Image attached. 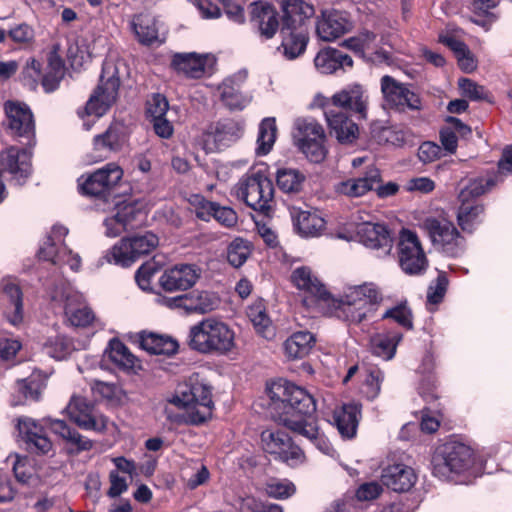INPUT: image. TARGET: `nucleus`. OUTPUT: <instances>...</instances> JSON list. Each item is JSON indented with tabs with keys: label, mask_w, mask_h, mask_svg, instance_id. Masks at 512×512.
Instances as JSON below:
<instances>
[{
	"label": "nucleus",
	"mask_w": 512,
	"mask_h": 512,
	"mask_svg": "<svg viewBox=\"0 0 512 512\" xmlns=\"http://www.w3.org/2000/svg\"><path fill=\"white\" fill-rule=\"evenodd\" d=\"M266 393L275 421L307 438L322 453L334 457V448L313 421L316 403L312 395L295 384L281 381L268 385Z\"/></svg>",
	"instance_id": "obj_1"
},
{
	"label": "nucleus",
	"mask_w": 512,
	"mask_h": 512,
	"mask_svg": "<svg viewBox=\"0 0 512 512\" xmlns=\"http://www.w3.org/2000/svg\"><path fill=\"white\" fill-rule=\"evenodd\" d=\"M188 345L202 354L228 355L236 348L235 332L226 322L207 317L190 327Z\"/></svg>",
	"instance_id": "obj_2"
},
{
	"label": "nucleus",
	"mask_w": 512,
	"mask_h": 512,
	"mask_svg": "<svg viewBox=\"0 0 512 512\" xmlns=\"http://www.w3.org/2000/svg\"><path fill=\"white\" fill-rule=\"evenodd\" d=\"M382 301V294L373 283L348 287L340 299L334 301L335 315L346 322L359 324L369 318Z\"/></svg>",
	"instance_id": "obj_3"
},
{
	"label": "nucleus",
	"mask_w": 512,
	"mask_h": 512,
	"mask_svg": "<svg viewBox=\"0 0 512 512\" xmlns=\"http://www.w3.org/2000/svg\"><path fill=\"white\" fill-rule=\"evenodd\" d=\"M186 392L193 405L188 412H174L171 408L165 407L166 419L175 425L198 426L211 418L214 402L212 400V387L199 375H192L187 382Z\"/></svg>",
	"instance_id": "obj_4"
},
{
	"label": "nucleus",
	"mask_w": 512,
	"mask_h": 512,
	"mask_svg": "<svg viewBox=\"0 0 512 512\" xmlns=\"http://www.w3.org/2000/svg\"><path fill=\"white\" fill-rule=\"evenodd\" d=\"M433 474L442 480H453L457 475H474V453L458 442L438 446L432 457Z\"/></svg>",
	"instance_id": "obj_5"
},
{
	"label": "nucleus",
	"mask_w": 512,
	"mask_h": 512,
	"mask_svg": "<svg viewBox=\"0 0 512 512\" xmlns=\"http://www.w3.org/2000/svg\"><path fill=\"white\" fill-rule=\"evenodd\" d=\"M238 199L256 211L271 208L274 187L270 178L262 170H250L244 174L234 187Z\"/></svg>",
	"instance_id": "obj_6"
},
{
	"label": "nucleus",
	"mask_w": 512,
	"mask_h": 512,
	"mask_svg": "<svg viewBox=\"0 0 512 512\" xmlns=\"http://www.w3.org/2000/svg\"><path fill=\"white\" fill-rule=\"evenodd\" d=\"M422 227L432 244L446 255L456 257L464 252L465 238L443 212L427 216Z\"/></svg>",
	"instance_id": "obj_7"
},
{
	"label": "nucleus",
	"mask_w": 512,
	"mask_h": 512,
	"mask_svg": "<svg viewBox=\"0 0 512 512\" xmlns=\"http://www.w3.org/2000/svg\"><path fill=\"white\" fill-rule=\"evenodd\" d=\"M49 296L52 302L63 305L65 319L71 326L84 328L99 322L85 304L83 295L70 284L61 282L49 292Z\"/></svg>",
	"instance_id": "obj_8"
},
{
	"label": "nucleus",
	"mask_w": 512,
	"mask_h": 512,
	"mask_svg": "<svg viewBox=\"0 0 512 512\" xmlns=\"http://www.w3.org/2000/svg\"><path fill=\"white\" fill-rule=\"evenodd\" d=\"M159 245V238L153 232L136 234L117 242L103 259L110 264L129 267L140 257L150 254Z\"/></svg>",
	"instance_id": "obj_9"
},
{
	"label": "nucleus",
	"mask_w": 512,
	"mask_h": 512,
	"mask_svg": "<svg viewBox=\"0 0 512 512\" xmlns=\"http://www.w3.org/2000/svg\"><path fill=\"white\" fill-rule=\"evenodd\" d=\"M494 187L492 179L478 178L472 180L459 194L461 205L457 213V221L462 231L472 233L481 223L484 208L482 205L470 201L483 195Z\"/></svg>",
	"instance_id": "obj_10"
},
{
	"label": "nucleus",
	"mask_w": 512,
	"mask_h": 512,
	"mask_svg": "<svg viewBox=\"0 0 512 512\" xmlns=\"http://www.w3.org/2000/svg\"><path fill=\"white\" fill-rule=\"evenodd\" d=\"M120 79L113 64H105L100 76V82L85 106L84 114L96 119L103 116L115 102Z\"/></svg>",
	"instance_id": "obj_11"
},
{
	"label": "nucleus",
	"mask_w": 512,
	"mask_h": 512,
	"mask_svg": "<svg viewBox=\"0 0 512 512\" xmlns=\"http://www.w3.org/2000/svg\"><path fill=\"white\" fill-rule=\"evenodd\" d=\"M398 260L402 271L410 276L423 275L428 266V258L416 232L402 229L398 241Z\"/></svg>",
	"instance_id": "obj_12"
},
{
	"label": "nucleus",
	"mask_w": 512,
	"mask_h": 512,
	"mask_svg": "<svg viewBox=\"0 0 512 512\" xmlns=\"http://www.w3.org/2000/svg\"><path fill=\"white\" fill-rule=\"evenodd\" d=\"M67 234L68 229L65 226L54 225L38 255L40 259L50 261L54 265H68L71 270L77 272L81 267V257L65 245L64 238Z\"/></svg>",
	"instance_id": "obj_13"
},
{
	"label": "nucleus",
	"mask_w": 512,
	"mask_h": 512,
	"mask_svg": "<svg viewBox=\"0 0 512 512\" xmlns=\"http://www.w3.org/2000/svg\"><path fill=\"white\" fill-rule=\"evenodd\" d=\"M244 125L235 119H222L212 123L201 136L202 148L211 153L230 146L241 138Z\"/></svg>",
	"instance_id": "obj_14"
},
{
	"label": "nucleus",
	"mask_w": 512,
	"mask_h": 512,
	"mask_svg": "<svg viewBox=\"0 0 512 512\" xmlns=\"http://www.w3.org/2000/svg\"><path fill=\"white\" fill-rule=\"evenodd\" d=\"M123 176V170L115 163H108L87 177L78 179L83 194L107 201L112 189Z\"/></svg>",
	"instance_id": "obj_15"
},
{
	"label": "nucleus",
	"mask_w": 512,
	"mask_h": 512,
	"mask_svg": "<svg viewBox=\"0 0 512 512\" xmlns=\"http://www.w3.org/2000/svg\"><path fill=\"white\" fill-rule=\"evenodd\" d=\"M355 238L377 257H385L393 248V237L385 224L363 222L356 225Z\"/></svg>",
	"instance_id": "obj_16"
},
{
	"label": "nucleus",
	"mask_w": 512,
	"mask_h": 512,
	"mask_svg": "<svg viewBox=\"0 0 512 512\" xmlns=\"http://www.w3.org/2000/svg\"><path fill=\"white\" fill-rule=\"evenodd\" d=\"M380 87L384 102L390 108L398 111L420 109V97L408 85L397 81L389 75H384L380 80Z\"/></svg>",
	"instance_id": "obj_17"
},
{
	"label": "nucleus",
	"mask_w": 512,
	"mask_h": 512,
	"mask_svg": "<svg viewBox=\"0 0 512 512\" xmlns=\"http://www.w3.org/2000/svg\"><path fill=\"white\" fill-rule=\"evenodd\" d=\"M65 411L69 419L81 429L101 432L107 427L108 419L98 413L94 406L82 396L73 395Z\"/></svg>",
	"instance_id": "obj_18"
},
{
	"label": "nucleus",
	"mask_w": 512,
	"mask_h": 512,
	"mask_svg": "<svg viewBox=\"0 0 512 512\" xmlns=\"http://www.w3.org/2000/svg\"><path fill=\"white\" fill-rule=\"evenodd\" d=\"M4 110L10 134L30 141L35 135V122L29 106L18 101H7Z\"/></svg>",
	"instance_id": "obj_19"
},
{
	"label": "nucleus",
	"mask_w": 512,
	"mask_h": 512,
	"mask_svg": "<svg viewBox=\"0 0 512 512\" xmlns=\"http://www.w3.org/2000/svg\"><path fill=\"white\" fill-rule=\"evenodd\" d=\"M0 169L9 172L19 185L23 184L31 174V152L15 146L3 150L0 153Z\"/></svg>",
	"instance_id": "obj_20"
},
{
	"label": "nucleus",
	"mask_w": 512,
	"mask_h": 512,
	"mask_svg": "<svg viewBox=\"0 0 512 512\" xmlns=\"http://www.w3.org/2000/svg\"><path fill=\"white\" fill-rule=\"evenodd\" d=\"M200 278V270L193 264H178L166 269L159 279L160 286L169 292L187 290Z\"/></svg>",
	"instance_id": "obj_21"
},
{
	"label": "nucleus",
	"mask_w": 512,
	"mask_h": 512,
	"mask_svg": "<svg viewBox=\"0 0 512 512\" xmlns=\"http://www.w3.org/2000/svg\"><path fill=\"white\" fill-rule=\"evenodd\" d=\"M353 25L345 12L338 10L323 11L317 20L316 32L323 41H333L349 32Z\"/></svg>",
	"instance_id": "obj_22"
},
{
	"label": "nucleus",
	"mask_w": 512,
	"mask_h": 512,
	"mask_svg": "<svg viewBox=\"0 0 512 512\" xmlns=\"http://www.w3.org/2000/svg\"><path fill=\"white\" fill-rule=\"evenodd\" d=\"M3 314L9 324L20 327L24 323L23 294L17 284L10 280L1 283Z\"/></svg>",
	"instance_id": "obj_23"
},
{
	"label": "nucleus",
	"mask_w": 512,
	"mask_h": 512,
	"mask_svg": "<svg viewBox=\"0 0 512 512\" xmlns=\"http://www.w3.org/2000/svg\"><path fill=\"white\" fill-rule=\"evenodd\" d=\"M250 20L259 35L265 39H271L279 28L278 12L266 1L253 2L250 5Z\"/></svg>",
	"instance_id": "obj_24"
},
{
	"label": "nucleus",
	"mask_w": 512,
	"mask_h": 512,
	"mask_svg": "<svg viewBox=\"0 0 512 512\" xmlns=\"http://www.w3.org/2000/svg\"><path fill=\"white\" fill-rule=\"evenodd\" d=\"M382 483L395 492L409 491L417 481L415 470L406 464L396 463L383 469Z\"/></svg>",
	"instance_id": "obj_25"
},
{
	"label": "nucleus",
	"mask_w": 512,
	"mask_h": 512,
	"mask_svg": "<svg viewBox=\"0 0 512 512\" xmlns=\"http://www.w3.org/2000/svg\"><path fill=\"white\" fill-rule=\"evenodd\" d=\"M380 180L379 169L370 166L363 176L350 178L336 184L335 191L347 197H361L378 185Z\"/></svg>",
	"instance_id": "obj_26"
},
{
	"label": "nucleus",
	"mask_w": 512,
	"mask_h": 512,
	"mask_svg": "<svg viewBox=\"0 0 512 512\" xmlns=\"http://www.w3.org/2000/svg\"><path fill=\"white\" fill-rule=\"evenodd\" d=\"M361 405L356 402L343 404L333 411L332 423L344 439H352L357 433Z\"/></svg>",
	"instance_id": "obj_27"
},
{
	"label": "nucleus",
	"mask_w": 512,
	"mask_h": 512,
	"mask_svg": "<svg viewBox=\"0 0 512 512\" xmlns=\"http://www.w3.org/2000/svg\"><path fill=\"white\" fill-rule=\"evenodd\" d=\"M331 101L336 107L351 110L362 117L366 115L368 95L360 84L354 83L345 86L332 96Z\"/></svg>",
	"instance_id": "obj_28"
},
{
	"label": "nucleus",
	"mask_w": 512,
	"mask_h": 512,
	"mask_svg": "<svg viewBox=\"0 0 512 512\" xmlns=\"http://www.w3.org/2000/svg\"><path fill=\"white\" fill-rule=\"evenodd\" d=\"M325 117L330 129L340 143H351L358 136V126L341 111L327 109Z\"/></svg>",
	"instance_id": "obj_29"
},
{
	"label": "nucleus",
	"mask_w": 512,
	"mask_h": 512,
	"mask_svg": "<svg viewBox=\"0 0 512 512\" xmlns=\"http://www.w3.org/2000/svg\"><path fill=\"white\" fill-rule=\"evenodd\" d=\"M283 10V31L288 29L304 30L302 28L305 20L311 18L314 7L303 0H285L282 3Z\"/></svg>",
	"instance_id": "obj_30"
},
{
	"label": "nucleus",
	"mask_w": 512,
	"mask_h": 512,
	"mask_svg": "<svg viewBox=\"0 0 512 512\" xmlns=\"http://www.w3.org/2000/svg\"><path fill=\"white\" fill-rule=\"evenodd\" d=\"M290 279L292 284L304 294L322 300H325L328 296V292L326 291L324 285L312 272L311 268L307 266H300L295 268L291 273Z\"/></svg>",
	"instance_id": "obj_31"
},
{
	"label": "nucleus",
	"mask_w": 512,
	"mask_h": 512,
	"mask_svg": "<svg viewBox=\"0 0 512 512\" xmlns=\"http://www.w3.org/2000/svg\"><path fill=\"white\" fill-rule=\"evenodd\" d=\"M17 429L26 441L30 450L42 454L50 451L51 441L42 434V428L31 418L23 417L17 420Z\"/></svg>",
	"instance_id": "obj_32"
},
{
	"label": "nucleus",
	"mask_w": 512,
	"mask_h": 512,
	"mask_svg": "<svg viewBox=\"0 0 512 512\" xmlns=\"http://www.w3.org/2000/svg\"><path fill=\"white\" fill-rule=\"evenodd\" d=\"M316 69L322 74H332L339 69L346 70L353 66L352 58L343 52L326 48L318 52L314 59Z\"/></svg>",
	"instance_id": "obj_33"
},
{
	"label": "nucleus",
	"mask_w": 512,
	"mask_h": 512,
	"mask_svg": "<svg viewBox=\"0 0 512 512\" xmlns=\"http://www.w3.org/2000/svg\"><path fill=\"white\" fill-rule=\"evenodd\" d=\"M291 216L295 229L302 237H318L325 229V220L316 213L293 209Z\"/></svg>",
	"instance_id": "obj_34"
},
{
	"label": "nucleus",
	"mask_w": 512,
	"mask_h": 512,
	"mask_svg": "<svg viewBox=\"0 0 512 512\" xmlns=\"http://www.w3.org/2000/svg\"><path fill=\"white\" fill-rule=\"evenodd\" d=\"M136 217V208L130 203L117 205L116 213L104 220L105 235L117 237L128 229Z\"/></svg>",
	"instance_id": "obj_35"
},
{
	"label": "nucleus",
	"mask_w": 512,
	"mask_h": 512,
	"mask_svg": "<svg viewBox=\"0 0 512 512\" xmlns=\"http://www.w3.org/2000/svg\"><path fill=\"white\" fill-rule=\"evenodd\" d=\"M207 56L196 53H178L173 56L172 67L189 78H200L205 73Z\"/></svg>",
	"instance_id": "obj_36"
},
{
	"label": "nucleus",
	"mask_w": 512,
	"mask_h": 512,
	"mask_svg": "<svg viewBox=\"0 0 512 512\" xmlns=\"http://www.w3.org/2000/svg\"><path fill=\"white\" fill-rule=\"evenodd\" d=\"M220 302V298L213 292L195 290L185 294V312L210 313L219 307Z\"/></svg>",
	"instance_id": "obj_37"
},
{
	"label": "nucleus",
	"mask_w": 512,
	"mask_h": 512,
	"mask_svg": "<svg viewBox=\"0 0 512 512\" xmlns=\"http://www.w3.org/2000/svg\"><path fill=\"white\" fill-rule=\"evenodd\" d=\"M127 140V132L124 124L113 122L103 134L94 137L96 150L118 151Z\"/></svg>",
	"instance_id": "obj_38"
},
{
	"label": "nucleus",
	"mask_w": 512,
	"mask_h": 512,
	"mask_svg": "<svg viewBox=\"0 0 512 512\" xmlns=\"http://www.w3.org/2000/svg\"><path fill=\"white\" fill-rule=\"evenodd\" d=\"M315 337L309 331L294 332L284 342V352L289 359H301L307 356L315 344Z\"/></svg>",
	"instance_id": "obj_39"
},
{
	"label": "nucleus",
	"mask_w": 512,
	"mask_h": 512,
	"mask_svg": "<svg viewBox=\"0 0 512 512\" xmlns=\"http://www.w3.org/2000/svg\"><path fill=\"white\" fill-rule=\"evenodd\" d=\"M402 339V335L396 331L378 333L371 337L370 350L372 354L390 360L396 353V348Z\"/></svg>",
	"instance_id": "obj_40"
},
{
	"label": "nucleus",
	"mask_w": 512,
	"mask_h": 512,
	"mask_svg": "<svg viewBox=\"0 0 512 512\" xmlns=\"http://www.w3.org/2000/svg\"><path fill=\"white\" fill-rule=\"evenodd\" d=\"M132 29L138 41L143 45H152L159 41L158 27L155 18L149 15H136L131 22Z\"/></svg>",
	"instance_id": "obj_41"
},
{
	"label": "nucleus",
	"mask_w": 512,
	"mask_h": 512,
	"mask_svg": "<svg viewBox=\"0 0 512 512\" xmlns=\"http://www.w3.org/2000/svg\"><path fill=\"white\" fill-rule=\"evenodd\" d=\"M46 421L55 434L60 435L63 439L74 445L77 451H89L92 449L93 442L70 428L65 421L52 418H47Z\"/></svg>",
	"instance_id": "obj_42"
},
{
	"label": "nucleus",
	"mask_w": 512,
	"mask_h": 512,
	"mask_svg": "<svg viewBox=\"0 0 512 512\" xmlns=\"http://www.w3.org/2000/svg\"><path fill=\"white\" fill-rule=\"evenodd\" d=\"M140 346L151 354L172 355L178 350V343L175 340L155 333H142Z\"/></svg>",
	"instance_id": "obj_43"
},
{
	"label": "nucleus",
	"mask_w": 512,
	"mask_h": 512,
	"mask_svg": "<svg viewBox=\"0 0 512 512\" xmlns=\"http://www.w3.org/2000/svg\"><path fill=\"white\" fill-rule=\"evenodd\" d=\"M104 357L124 371L134 369L137 363V358L117 339H112L109 342V346L104 352Z\"/></svg>",
	"instance_id": "obj_44"
},
{
	"label": "nucleus",
	"mask_w": 512,
	"mask_h": 512,
	"mask_svg": "<svg viewBox=\"0 0 512 512\" xmlns=\"http://www.w3.org/2000/svg\"><path fill=\"white\" fill-rule=\"evenodd\" d=\"M293 140L295 144L310 142L325 137L323 127L313 118H297L293 126Z\"/></svg>",
	"instance_id": "obj_45"
},
{
	"label": "nucleus",
	"mask_w": 512,
	"mask_h": 512,
	"mask_svg": "<svg viewBox=\"0 0 512 512\" xmlns=\"http://www.w3.org/2000/svg\"><path fill=\"white\" fill-rule=\"evenodd\" d=\"M247 316L259 335L265 339L274 337L275 330L262 301H256L250 305L247 309Z\"/></svg>",
	"instance_id": "obj_46"
},
{
	"label": "nucleus",
	"mask_w": 512,
	"mask_h": 512,
	"mask_svg": "<svg viewBox=\"0 0 512 512\" xmlns=\"http://www.w3.org/2000/svg\"><path fill=\"white\" fill-rule=\"evenodd\" d=\"M281 32L283 35L281 47L283 49V54L287 59L293 60L305 51L307 36L304 30L288 29L285 30L284 33L282 29Z\"/></svg>",
	"instance_id": "obj_47"
},
{
	"label": "nucleus",
	"mask_w": 512,
	"mask_h": 512,
	"mask_svg": "<svg viewBox=\"0 0 512 512\" xmlns=\"http://www.w3.org/2000/svg\"><path fill=\"white\" fill-rule=\"evenodd\" d=\"M41 345L43 351L56 360L65 359L74 349L72 341L62 334H54L45 337Z\"/></svg>",
	"instance_id": "obj_48"
},
{
	"label": "nucleus",
	"mask_w": 512,
	"mask_h": 512,
	"mask_svg": "<svg viewBox=\"0 0 512 512\" xmlns=\"http://www.w3.org/2000/svg\"><path fill=\"white\" fill-rule=\"evenodd\" d=\"M219 93L221 101L230 110H242L251 102V97L241 93L230 79L219 86Z\"/></svg>",
	"instance_id": "obj_49"
},
{
	"label": "nucleus",
	"mask_w": 512,
	"mask_h": 512,
	"mask_svg": "<svg viewBox=\"0 0 512 512\" xmlns=\"http://www.w3.org/2000/svg\"><path fill=\"white\" fill-rule=\"evenodd\" d=\"M448 121L450 125L440 131V141L445 150L453 153L457 149V137L469 135L471 129L457 118L450 117Z\"/></svg>",
	"instance_id": "obj_50"
},
{
	"label": "nucleus",
	"mask_w": 512,
	"mask_h": 512,
	"mask_svg": "<svg viewBox=\"0 0 512 512\" xmlns=\"http://www.w3.org/2000/svg\"><path fill=\"white\" fill-rule=\"evenodd\" d=\"M305 175L298 169L281 168L276 173V183L278 188L287 194H295L301 191Z\"/></svg>",
	"instance_id": "obj_51"
},
{
	"label": "nucleus",
	"mask_w": 512,
	"mask_h": 512,
	"mask_svg": "<svg viewBox=\"0 0 512 512\" xmlns=\"http://www.w3.org/2000/svg\"><path fill=\"white\" fill-rule=\"evenodd\" d=\"M276 136L277 126L275 118H264L259 125L256 154L261 156L267 155L275 143Z\"/></svg>",
	"instance_id": "obj_52"
},
{
	"label": "nucleus",
	"mask_w": 512,
	"mask_h": 512,
	"mask_svg": "<svg viewBox=\"0 0 512 512\" xmlns=\"http://www.w3.org/2000/svg\"><path fill=\"white\" fill-rule=\"evenodd\" d=\"M342 45L345 48L361 55L372 52L380 54V52L376 51V34L367 30L356 36L345 39Z\"/></svg>",
	"instance_id": "obj_53"
},
{
	"label": "nucleus",
	"mask_w": 512,
	"mask_h": 512,
	"mask_svg": "<svg viewBox=\"0 0 512 512\" xmlns=\"http://www.w3.org/2000/svg\"><path fill=\"white\" fill-rule=\"evenodd\" d=\"M290 441L291 438L283 431L267 429L261 433L263 449L276 456L283 453L284 448H288Z\"/></svg>",
	"instance_id": "obj_54"
},
{
	"label": "nucleus",
	"mask_w": 512,
	"mask_h": 512,
	"mask_svg": "<svg viewBox=\"0 0 512 512\" xmlns=\"http://www.w3.org/2000/svg\"><path fill=\"white\" fill-rule=\"evenodd\" d=\"M252 251L251 243L242 238L234 239L227 251L228 262L238 268L241 267L248 259Z\"/></svg>",
	"instance_id": "obj_55"
},
{
	"label": "nucleus",
	"mask_w": 512,
	"mask_h": 512,
	"mask_svg": "<svg viewBox=\"0 0 512 512\" xmlns=\"http://www.w3.org/2000/svg\"><path fill=\"white\" fill-rule=\"evenodd\" d=\"M325 137L314 139L310 142L295 144L305 156L314 163L322 162L326 157V148L324 146Z\"/></svg>",
	"instance_id": "obj_56"
},
{
	"label": "nucleus",
	"mask_w": 512,
	"mask_h": 512,
	"mask_svg": "<svg viewBox=\"0 0 512 512\" xmlns=\"http://www.w3.org/2000/svg\"><path fill=\"white\" fill-rule=\"evenodd\" d=\"M295 491V485L288 480H272L266 486L267 494L276 499L288 498L292 496Z\"/></svg>",
	"instance_id": "obj_57"
},
{
	"label": "nucleus",
	"mask_w": 512,
	"mask_h": 512,
	"mask_svg": "<svg viewBox=\"0 0 512 512\" xmlns=\"http://www.w3.org/2000/svg\"><path fill=\"white\" fill-rule=\"evenodd\" d=\"M382 317L385 319H393L406 329H411L413 327L412 314L406 305H397L388 309Z\"/></svg>",
	"instance_id": "obj_58"
},
{
	"label": "nucleus",
	"mask_w": 512,
	"mask_h": 512,
	"mask_svg": "<svg viewBox=\"0 0 512 512\" xmlns=\"http://www.w3.org/2000/svg\"><path fill=\"white\" fill-rule=\"evenodd\" d=\"M512 174V145L507 146L503 149L502 156L498 162V171L493 177H488L487 179H492L494 181V186L502 182L505 176Z\"/></svg>",
	"instance_id": "obj_59"
},
{
	"label": "nucleus",
	"mask_w": 512,
	"mask_h": 512,
	"mask_svg": "<svg viewBox=\"0 0 512 512\" xmlns=\"http://www.w3.org/2000/svg\"><path fill=\"white\" fill-rule=\"evenodd\" d=\"M383 379L384 374L379 369L373 368L369 371L364 383V393L369 399L378 396Z\"/></svg>",
	"instance_id": "obj_60"
},
{
	"label": "nucleus",
	"mask_w": 512,
	"mask_h": 512,
	"mask_svg": "<svg viewBox=\"0 0 512 512\" xmlns=\"http://www.w3.org/2000/svg\"><path fill=\"white\" fill-rule=\"evenodd\" d=\"M168 110V101L161 94H154L147 102V114L151 120L165 117Z\"/></svg>",
	"instance_id": "obj_61"
},
{
	"label": "nucleus",
	"mask_w": 512,
	"mask_h": 512,
	"mask_svg": "<svg viewBox=\"0 0 512 512\" xmlns=\"http://www.w3.org/2000/svg\"><path fill=\"white\" fill-rule=\"evenodd\" d=\"M287 446L288 448H284L283 453H280L277 457L290 467H297L303 464L306 457L302 449L295 445L292 440Z\"/></svg>",
	"instance_id": "obj_62"
},
{
	"label": "nucleus",
	"mask_w": 512,
	"mask_h": 512,
	"mask_svg": "<svg viewBox=\"0 0 512 512\" xmlns=\"http://www.w3.org/2000/svg\"><path fill=\"white\" fill-rule=\"evenodd\" d=\"M498 4L499 0H472L470 8L475 15L485 17L491 22L496 19L492 10L495 9Z\"/></svg>",
	"instance_id": "obj_63"
},
{
	"label": "nucleus",
	"mask_w": 512,
	"mask_h": 512,
	"mask_svg": "<svg viewBox=\"0 0 512 512\" xmlns=\"http://www.w3.org/2000/svg\"><path fill=\"white\" fill-rule=\"evenodd\" d=\"M210 477L208 468L200 462H195L192 467V473L188 477L186 485L190 489H195L198 486L205 484Z\"/></svg>",
	"instance_id": "obj_64"
}]
</instances>
